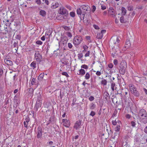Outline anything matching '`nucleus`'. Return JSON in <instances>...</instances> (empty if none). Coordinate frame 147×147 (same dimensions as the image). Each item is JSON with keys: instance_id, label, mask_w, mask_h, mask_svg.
I'll list each match as a JSON object with an SVG mask.
<instances>
[{"instance_id": "obj_64", "label": "nucleus", "mask_w": 147, "mask_h": 147, "mask_svg": "<svg viewBox=\"0 0 147 147\" xmlns=\"http://www.w3.org/2000/svg\"><path fill=\"white\" fill-rule=\"evenodd\" d=\"M66 7L69 10H71V7L69 5H66Z\"/></svg>"}, {"instance_id": "obj_62", "label": "nucleus", "mask_w": 147, "mask_h": 147, "mask_svg": "<svg viewBox=\"0 0 147 147\" xmlns=\"http://www.w3.org/2000/svg\"><path fill=\"white\" fill-rule=\"evenodd\" d=\"M63 63L67 66H68L69 65V63L67 61H65L63 62Z\"/></svg>"}, {"instance_id": "obj_34", "label": "nucleus", "mask_w": 147, "mask_h": 147, "mask_svg": "<svg viewBox=\"0 0 147 147\" xmlns=\"http://www.w3.org/2000/svg\"><path fill=\"white\" fill-rule=\"evenodd\" d=\"M125 45H128V46H130L131 45L130 41L128 39H127L126 41Z\"/></svg>"}, {"instance_id": "obj_60", "label": "nucleus", "mask_w": 147, "mask_h": 147, "mask_svg": "<svg viewBox=\"0 0 147 147\" xmlns=\"http://www.w3.org/2000/svg\"><path fill=\"white\" fill-rule=\"evenodd\" d=\"M106 32V30H102L100 32L103 35V34L105 33Z\"/></svg>"}, {"instance_id": "obj_35", "label": "nucleus", "mask_w": 147, "mask_h": 147, "mask_svg": "<svg viewBox=\"0 0 147 147\" xmlns=\"http://www.w3.org/2000/svg\"><path fill=\"white\" fill-rule=\"evenodd\" d=\"M120 129V126L119 125H117L115 128V131L117 132L119 131Z\"/></svg>"}, {"instance_id": "obj_41", "label": "nucleus", "mask_w": 147, "mask_h": 147, "mask_svg": "<svg viewBox=\"0 0 147 147\" xmlns=\"http://www.w3.org/2000/svg\"><path fill=\"white\" fill-rule=\"evenodd\" d=\"M124 18L123 16H121L120 17V22L121 23H124L125 22L124 21Z\"/></svg>"}, {"instance_id": "obj_40", "label": "nucleus", "mask_w": 147, "mask_h": 147, "mask_svg": "<svg viewBox=\"0 0 147 147\" xmlns=\"http://www.w3.org/2000/svg\"><path fill=\"white\" fill-rule=\"evenodd\" d=\"M95 114L96 113L95 112L93 111H92L90 114L89 115L93 117L95 115Z\"/></svg>"}, {"instance_id": "obj_26", "label": "nucleus", "mask_w": 147, "mask_h": 147, "mask_svg": "<svg viewBox=\"0 0 147 147\" xmlns=\"http://www.w3.org/2000/svg\"><path fill=\"white\" fill-rule=\"evenodd\" d=\"M122 14L124 16L126 13V10L125 7H122L121 8Z\"/></svg>"}, {"instance_id": "obj_10", "label": "nucleus", "mask_w": 147, "mask_h": 147, "mask_svg": "<svg viewBox=\"0 0 147 147\" xmlns=\"http://www.w3.org/2000/svg\"><path fill=\"white\" fill-rule=\"evenodd\" d=\"M139 121L141 123L146 124L147 123V116L139 117Z\"/></svg>"}, {"instance_id": "obj_36", "label": "nucleus", "mask_w": 147, "mask_h": 147, "mask_svg": "<svg viewBox=\"0 0 147 147\" xmlns=\"http://www.w3.org/2000/svg\"><path fill=\"white\" fill-rule=\"evenodd\" d=\"M81 67L85 69H88V67L87 65L84 64L81 66Z\"/></svg>"}, {"instance_id": "obj_27", "label": "nucleus", "mask_w": 147, "mask_h": 147, "mask_svg": "<svg viewBox=\"0 0 147 147\" xmlns=\"http://www.w3.org/2000/svg\"><path fill=\"white\" fill-rule=\"evenodd\" d=\"M107 80L105 79H103L101 81V84L103 85L104 86L107 85Z\"/></svg>"}, {"instance_id": "obj_24", "label": "nucleus", "mask_w": 147, "mask_h": 147, "mask_svg": "<svg viewBox=\"0 0 147 147\" xmlns=\"http://www.w3.org/2000/svg\"><path fill=\"white\" fill-rule=\"evenodd\" d=\"M45 74L44 73H42L40 74L38 78V79L39 80H42L44 78Z\"/></svg>"}, {"instance_id": "obj_7", "label": "nucleus", "mask_w": 147, "mask_h": 147, "mask_svg": "<svg viewBox=\"0 0 147 147\" xmlns=\"http://www.w3.org/2000/svg\"><path fill=\"white\" fill-rule=\"evenodd\" d=\"M147 116V113L146 111L143 109H142L140 110L138 113L139 117L141 116Z\"/></svg>"}, {"instance_id": "obj_37", "label": "nucleus", "mask_w": 147, "mask_h": 147, "mask_svg": "<svg viewBox=\"0 0 147 147\" xmlns=\"http://www.w3.org/2000/svg\"><path fill=\"white\" fill-rule=\"evenodd\" d=\"M70 15L71 17L72 18L74 17L75 16V12L73 11L70 12Z\"/></svg>"}, {"instance_id": "obj_51", "label": "nucleus", "mask_w": 147, "mask_h": 147, "mask_svg": "<svg viewBox=\"0 0 147 147\" xmlns=\"http://www.w3.org/2000/svg\"><path fill=\"white\" fill-rule=\"evenodd\" d=\"M96 7L94 5H93L92 6V11L94 12L96 10Z\"/></svg>"}, {"instance_id": "obj_11", "label": "nucleus", "mask_w": 147, "mask_h": 147, "mask_svg": "<svg viewBox=\"0 0 147 147\" xmlns=\"http://www.w3.org/2000/svg\"><path fill=\"white\" fill-rule=\"evenodd\" d=\"M108 13L110 16L112 17H114L115 15V11L114 9L112 7H110L108 10Z\"/></svg>"}, {"instance_id": "obj_45", "label": "nucleus", "mask_w": 147, "mask_h": 147, "mask_svg": "<svg viewBox=\"0 0 147 147\" xmlns=\"http://www.w3.org/2000/svg\"><path fill=\"white\" fill-rule=\"evenodd\" d=\"M63 28L66 30L69 31L70 30L69 27L65 26H63Z\"/></svg>"}, {"instance_id": "obj_32", "label": "nucleus", "mask_w": 147, "mask_h": 147, "mask_svg": "<svg viewBox=\"0 0 147 147\" xmlns=\"http://www.w3.org/2000/svg\"><path fill=\"white\" fill-rule=\"evenodd\" d=\"M127 9L129 11H131L133 9V6L130 5H128L127 6Z\"/></svg>"}, {"instance_id": "obj_55", "label": "nucleus", "mask_w": 147, "mask_h": 147, "mask_svg": "<svg viewBox=\"0 0 147 147\" xmlns=\"http://www.w3.org/2000/svg\"><path fill=\"white\" fill-rule=\"evenodd\" d=\"M112 123L113 125H115L117 124V122L116 121V120L113 121Z\"/></svg>"}, {"instance_id": "obj_19", "label": "nucleus", "mask_w": 147, "mask_h": 147, "mask_svg": "<svg viewBox=\"0 0 147 147\" xmlns=\"http://www.w3.org/2000/svg\"><path fill=\"white\" fill-rule=\"evenodd\" d=\"M39 14L43 17H45L46 15V12L42 10H41L39 13Z\"/></svg>"}, {"instance_id": "obj_43", "label": "nucleus", "mask_w": 147, "mask_h": 147, "mask_svg": "<svg viewBox=\"0 0 147 147\" xmlns=\"http://www.w3.org/2000/svg\"><path fill=\"white\" fill-rule=\"evenodd\" d=\"M131 125L132 126L134 127L135 126L136 123L135 122L132 121L131 122Z\"/></svg>"}, {"instance_id": "obj_50", "label": "nucleus", "mask_w": 147, "mask_h": 147, "mask_svg": "<svg viewBox=\"0 0 147 147\" xmlns=\"http://www.w3.org/2000/svg\"><path fill=\"white\" fill-rule=\"evenodd\" d=\"M94 99V98L93 96H91L89 98V100L90 101H92Z\"/></svg>"}, {"instance_id": "obj_52", "label": "nucleus", "mask_w": 147, "mask_h": 147, "mask_svg": "<svg viewBox=\"0 0 147 147\" xmlns=\"http://www.w3.org/2000/svg\"><path fill=\"white\" fill-rule=\"evenodd\" d=\"M90 53V51H87V53H86V54H85V57L89 56V55Z\"/></svg>"}, {"instance_id": "obj_33", "label": "nucleus", "mask_w": 147, "mask_h": 147, "mask_svg": "<svg viewBox=\"0 0 147 147\" xmlns=\"http://www.w3.org/2000/svg\"><path fill=\"white\" fill-rule=\"evenodd\" d=\"M35 3L38 5H40L41 4V0H34Z\"/></svg>"}, {"instance_id": "obj_63", "label": "nucleus", "mask_w": 147, "mask_h": 147, "mask_svg": "<svg viewBox=\"0 0 147 147\" xmlns=\"http://www.w3.org/2000/svg\"><path fill=\"white\" fill-rule=\"evenodd\" d=\"M94 27L96 29H98L99 28L98 26L95 24L93 25Z\"/></svg>"}, {"instance_id": "obj_38", "label": "nucleus", "mask_w": 147, "mask_h": 147, "mask_svg": "<svg viewBox=\"0 0 147 147\" xmlns=\"http://www.w3.org/2000/svg\"><path fill=\"white\" fill-rule=\"evenodd\" d=\"M34 91V89L33 88H30L29 89L28 92L31 94H33Z\"/></svg>"}, {"instance_id": "obj_14", "label": "nucleus", "mask_w": 147, "mask_h": 147, "mask_svg": "<svg viewBox=\"0 0 147 147\" xmlns=\"http://www.w3.org/2000/svg\"><path fill=\"white\" fill-rule=\"evenodd\" d=\"M42 135V129L41 127H39L38 128L37 137L38 138L41 137Z\"/></svg>"}, {"instance_id": "obj_30", "label": "nucleus", "mask_w": 147, "mask_h": 147, "mask_svg": "<svg viewBox=\"0 0 147 147\" xmlns=\"http://www.w3.org/2000/svg\"><path fill=\"white\" fill-rule=\"evenodd\" d=\"M90 77V75L89 72H87L85 76V78L86 80H88Z\"/></svg>"}, {"instance_id": "obj_17", "label": "nucleus", "mask_w": 147, "mask_h": 147, "mask_svg": "<svg viewBox=\"0 0 147 147\" xmlns=\"http://www.w3.org/2000/svg\"><path fill=\"white\" fill-rule=\"evenodd\" d=\"M111 81H110V82L111 83V88L112 91H114L115 90V89H116V87L115 86V83L113 81V80L111 79Z\"/></svg>"}, {"instance_id": "obj_22", "label": "nucleus", "mask_w": 147, "mask_h": 147, "mask_svg": "<svg viewBox=\"0 0 147 147\" xmlns=\"http://www.w3.org/2000/svg\"><path fill=\"white\" fill-rule=\"evenodd\" d=\"M38 82L37 81L35 78H33L32 79L31 82V84L32 85H36L37 84Z\"/></svg>"}, {"instance_id": "obj_48", "label": "nucleus", "mask_w": 147, "mask_h": 147, "mask_svg": "<svg viewBox=\"0 0 147 147\" xmlns=\"http://www.w3.org/2000/svg\"><path fill=\"white\" fill-rule=\"evenodd\" d=\"M36 43L37 45H41L42 44V42L40 40H37L36 42Z\"/></svg>"}, {"instance_id": "obj_57", "label": "nucleus", "mask_w": 147, "mask_h": 147, "mask_svg": "<svg viewBox=\"0 0 147 147\" xmlns=\"http://www.w3.org/2000/svg\"><path fill=\"white\" fill-rule=\"evenodd\" d=\"M86 38L87 40H89V42H91L90 40V36H86Z\"/></svg>"}, {"instance_id": "obj_4", "label": "nucleus", "mask_w": 147, "mask_h": 147, "mask_svg": "<svg viewBox=\"0 0 147 147\" xmlns=\"http://www.w3.org/2000/svg\"><path fill=\"white\" fill-rule=\"evenodd\" d=\"M60 13L62 14L60 16H59L57 17V19L61 20H63V19H66V15H67L68 11L65 8H63L62 10L60 11Z\"/></svg>"}, {"instance_id": "obj_25", "label": "nucleus", "mask_w": 147, "mask_h": 147, "mask_svg": "<svg viewBox=\"0 0 147 147\" xmlns=\"http://www.w3.org/2000/svg\"><path fill=\"white\" fill-rule=\"evenodd\" d=\"M96 105L93 103H92L90 105V109L91 110H93L96 108Z\"/></svg>"}, {"instance_id": "obj_53", "label": "nucleus", "mask_w": 147, "mask_h": 147, "mask_svg": "<svg viewBox=\"0 0 147 147\" xmlns=\"http://www.w3.org/2000/svg\"><path fill=\"white\" fill-rule=\"evenodd\" d=\"M119 134L116 131L114 133V136L113 137V139L115 138V136H118L119 135Z\"/></svg>"}, {"instance_id": "obj_8", "label": "nucleus", "mask_w": 147, "mask_h": 147, "mask_svg": "<svg viewBox=\"0 0 147 147\" xmlns=\"http://www.w3.org/2000/svg\"><path fill=\"white\" fill-rule=\"evenodd\" d=\"M103 98L107 102L110 100V96L109 94L107 91H105L103 94Z\"/></svg>"}, {"instance_id": "obj_16", "label": "nucleus", "mask_w": 147, "mask_h": 147, "mask_svg": "<svg viewBox=\"0 0 147 147\" xmlns=\"http://www.w3.org/2000/svg\"><path fill=\"white\" fill-rule=\"evenodd\" d=\"M42 105V102H41V101H36L35 105L34 107L35 109H36V111H38V109L39 108L41 107Z\"/></svg>"}, {"instance_id": "obj_58", "label": "nucleus", "mask_w": 147, "mask_h": 147, "mask_svg": "<svg viewBox=\"0 0 147 147\" xmlns=\"http://www.w3.org/2000/svg\"><path fill=\"white\" fill-rule=\"evenodd\" d=\"M3 73V70L2 69L0 68V77L2 75Z\"/></svg>"}, {"instance_id": "obj_2", "label": "nucleus", "mask_w": 147, "mask_h": 147, "mask_svg": "<svg viewBox=\"0 0 147 147\" xmlns=\"http://www.w3.org/2000/svg\"><path fill=\"white\" fill-rule=\"evenodd\" d=\"M127 67V63L125 61L122 60L119 66V72L120 74L123 75L125 72V70Z\"/></svg>"}, {"instance_id": "obj_56", "label": "nucleus", "mask_w": 147, "mask_h": 147, "mask_svg": "<svg viewBox=\"0 0 147 147\" xmlns=\"http://www.w3.org/2000/svg\"><path fill=\"white\" fill-rule=\"evenodd\" d=\"M106 9V7L105 6L103 5H102L101 6V9L102 10H104Z\"/></svg>"}, {"instance_id": "obj_31", "label": "nucleus", "mask_w": 147, "mask_h": 147, "mask_svg": "<svg viewBox=\"0 0 147 147\" xmlns=\"http://www.w3.org/2000/svg\"><path fill=\"white\" fill-rule=\"evenodd\" d=\"M21 38V36L20 34L16 35L15 37V38L18 40V41H19V42H20V39Z\"/></svg>"}, {"instance_id": "obj_29", "label": "nucleus", "mask_w": 147, "mask_h": 147, "mask_svg": "<svg viewBox=\"0 0 147 147\" xmlns=\"http://www.w3.org/2000/svg\"><path fill=\"white\" fill-rule=\"evenodd\" d=\"M102 35L100 32L97 34L96 38L98 39H101L102 37Z\"/></svg>"}, {"instance_id": "obj_21", "label": "nucleus", "mask_w": 147, "mask_h": 147, "mask_svg": "<svg viewBox=\"0 0 147 147\" xmlns=\"http://www.w3.org/2000/svg\"><path fill=\"white\" fill-rule=\"evenodd\" d=\"M30 66L34 69L36 67V62L35 61H33L30 65Z\"/></svg>"}, {"instance_id": "obj_42", "label": "nucleus", "mask_w": 147, "mask_h": 147, "mask_svg": "<svg viewBox=\"0 0 147 147\" xmlns=\"http://www.w3.org/2000/svg\"><path fill=\"white\" fill-rule=\"evenodd\" d=\"M19 41L16 40H15L13 42V46H17L18 45Z\"/></svg>"}, {"instance_id": "obj_46", "label": "nucleus", "mask_w": 147, "mask_h": 147, "mask_svg": "<svg viewBox=\"0 0 147 147\" xmlns=\"http://www.w3.org/2000/svg\"><path fill=\"white\" fill-rule=\"evenodd\" d=\"M113 63L115 65H117L118 63V61L116 59H115L113 60Z\"/></svg>"}, {"instance_id": "obj_61", "label": "nucleus", "mask_w": 147, "mask_h": 147, "mask_svg": "<svg viewBox=\"0 0 147 147\" xmlns=\"http://www.w3.org/2000/svg\"><path fill=\"white\" fill-rule=\"evenodd\" d=\"M125 117L129 119L131 117V116L129 114H127L126 115Z\"/></svg>"}, {"instance_id": "obj_6", "label": "nucleus", "mask_w": 147, "mask_h": 147, "mask_svg": "<svg viewBox=\"0 0 147 147\" xmlns=\"http://www.w3.org/2000/svg\"><path fill=\"white\" fill-rule=\"evenodd\" d=\"M82 40V37L80 35H78L74 37L73 43L74 45H78L81 43Z\"/></svg>"}, {"instance_id": "obj_59", "label": "nucleus", "mask_w": 147, "mask_h": 147, "mask_svg": "<svg viewBox=\"0 0 147 147\" xmlns=\"http://www.w3.org/2000/svg\"><path fill=\"white\" fill-rule=\"evenodd\" d=\"M96 74L97 76H100L101 75V73L100 72L98 71H97L96 72Z\"/></svg>"}, {"instance_id": "obj_28", "label": "nucleus", "mask_w": 147, "mask_h": 147, "mask_svg": "<svg viewBox=\"0 0 147 147\" xmlns=\"http://www.w3.org/2000/svg\"><path fill=\"white\" fill-rule=\"evenodd\" d=\"M42 96L40 94V93L38 94L37 98V101H41Z\"/></svg>"}, {"instance_id": "obj_23", "label": "nucleus", "mask_w": 147, "mask_h": 147, "mask_svg": "<svg viewBox=\"0 0 147 147\" xmlns=\"http://www.w3.org/2000/svg\"><path fill=\"white\" fill-rule=\"evenodd\" d=\"M85 73V70L83 69H81L79 70V75H80L82 76H83Z\"/></svg>"}, {"instance_id": "obj_12", "label": "nucleus", "mask_w": 147, "mask_h": 147, "mask_svg": "<svg viewBox=\"0 0 147 147\" xmlns=\"http://www.w3.org/2000/svg\"><path fill=\"white\" fill-rule=\"evenodd\" d=\"M82 122V121L80 120L76 122L75 123L74 125V128L76 130H77L78 129L80 128L81 127Z\"/></svg>"}, {"instance_id": "obj_15", "label": "nucleus", "mask_w": 147, "mask_h": 147, "mask_svg": "<svg viewBox=\"0 0 147 147\" xmlns=\"http://www.w3.org/2000/svg\"><path fill=\"white\" fill-rule=\"evenodd\" d=\"M4 61L5 63L8 65L12 66L13 63L12 61L9 59V58H6L4 59Z\"/></svg>"}, {"instance_id": "obj_54", "label": "nucleus", "mask_w": 147, "mask_h": 147, "mask_svg": "<svg viewBox=\"0 0 147 147\" xmlns=\"http://www.w3.org/2000/svg\"><path fill=\"white\" fill-rule=\"evenodd\" d=\"M24 127L26 128L28 127V123L24 121Z\"/></svg>"}, {"instance_id": "obj_18", "label": "nucleus", "mask_w": 147, "mask_h": 147, "mask_svg": "<svg viewBox=\"0 0 147 147\" xmlns=\"http://www.w3.org/2000/svg\"><path fill=\"white\" fill-rule=\"evenodd\" d=\"M120 37H119L118 36L116 37V41H115V42H113L115 45L118 46L119 45V43L120 41Z\"/></svg>"}, {"instance_id": "obj_3", "label": "nucleus", "mask_w": 147, "mask_h": 147, "mask_svg": "<svg viewBox=\"0 0 147 147\" xmlns=\"http://www.w3.org/2000/svg\"><path fill=\"white\" fill-rule=\"evenodd\" d=\"M129 89L132 93L136 97H139L140 96V94L139 92L137 90V88L135 86L132 84H130L129 85Z\"/></svg>"}, {"instance_id": "obj_49", "label": "nucleus", "mask_w": 147, "mask_h": 147, "mask_svg": "<svg viewBox=\"0 0 147 147\" xmlns=\"http://www.w3.org/2000/svg\"><path fill=\"white\" fill-rule=\"evenodd\" d=\"M113 66V65L112 63H110L108 65V67L110 68H112Z\"/></svg>"}, {"instance_id": "obj_13", "label": "nucleus", "mask_w": 147, "mask_h": 147, "mask_svg": "<svg viewBox=\"0 0 147 147\" xmlns=\"http://www.w3.org/2000/svg\"><path fill=\"white\" fill-rule=\"evenodd\" d=\"M67 40L68 39L67 38H66L65 39L63 38L59 43V46H66L67 44Z\"/></svg>"}, {"instance_id": "obj_9", "label": "nucleus", "mask_w": 147, "mask_h": 147, "mask_svg": "<svg viewBox=\"0 0 147 147\" xmlns=\"http://www.w3.org/2000/svg\"><path fill=\"white\" fill-rule=\"evenodd\" d=\"M63 126L67 127H69L70 125V121L69 119H63L62 120Z\"/></svg>"}, {"instance_id": "obj_5", "label": "nucleus", "mask_w": 147, "mask_h": 147, "mask_svg": "<svg viewBox=\"0 0 147 147\" xmlns=\"http://www.w3.org/2000/svg\"><path fill=\"white\" fill-rule=\"evenodd\" d=\"M35 59L36 61L38 62V63L42 65H44L43 61L42 60V56L38 52H36L35 54Z\"/></svg>"}, {"instance_id": "obj_47", "label": "nucleus", "mask_w": 147, "mask_h": 147, "mask_svg": "<svg viewBox=\"0 0 147 147\" xmlns=\"http://www.w3.org/2000/svg\"><path fill=\"white\" fill-rule=\"evenodd\" d=\"M78 58L79 59H80L81 58H82L83 57V54L82 53L79 54H78Z\"/></svg>"}, {"instance_id": "obj_39", "label": "nucleus", "mask_w": 147, "mask_h": 147, "mask_svg": "<svg viewBox=\"0 0 147 147\" xmlns=\"http://www.w3.org/2000/svg\"><path fill=\"white\" fill-rule=\"evenodd\" d=\"M62 74L63 75L66 76L68 78L69 77V75L68 74L67 72H63L62 73Z\"/></svg>"}, {"instance_id": "obj_20", "label": "nucleus", "mask_w": 147, "mask_h": 147, "mask_svg": "<svg viewBox=\"0 0 147 147\" xmlns=\"http://www.w3.org/2000/svg\"><path fill=\"white\" fill-rule=\"evenodd\" d=\"M59 6V4L58 3H55V4L52 3V5L51 6V8L53 9H55Z\"/></svg>"}, {"instance_id": "obj_44", "label": "nucleus", "mask_w": 147, "mask_h": 147, "mask_svg": "<svg viewBox=\"0 0 147 147\" xmlns=\"http://www.w3.org/2000/svg\"><path fill=\"white\" fill-rule=\"evenodd\" d=\"M66 34L69 37L71 38L72 36V35L70 32H67L66 33Z\"/></svg>"}, {"instance_id": "obj_1", "label": "nucleus", "mask_w": 147, "mask_h": 147, "mask_svg": "<svg viewBox=\"0 0 147 147\" xmlns=\"http://www.w3.org/2000/svg\"><path fill=\"white\" fill-rule=\"evenodd\" d=\"M90 11V8L88 5H83L81 7V8L78 9L76 11L77 14L80 16L81 20L84 22V17L85 14L89 13Z\"/></svg>"}]
</instances>
